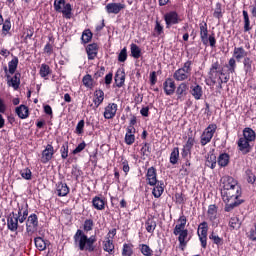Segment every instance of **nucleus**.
<instances>
[{
  "instance_id": "obj_18",
  "label": "nucleus",
  "mask_w": 256,
  "mask_h": 256,
  "mask_svg": "<svg viewBox=\"0 0 256 256\" xmlns=\"http://www.w3.org/2000/svg\"><path fill=\"white\" fill-rule=\"evenodd\" d=\"M115 115H117V104L116 103L108 104L104 111V117L106 119H113Z\"/></svg>"
},
{
  "instance_id": "obj_42",
  "label": "nucleus",
  "mask_w": 256,
  "mask_h": 256,
  "mask_svg": "<svg viewBox=\"0 0 256 256\" xmlns=\"http://www.w3.org/2000/svg\"><path fill=\"white\" fill-rule=\"evenodd\" d=\"M81 39L82 43H89V41L93 39V32H91L89 29L84 30Z\"/></svg>"
},
{
  "instance_id": "obj_34",
  "label": "nucleus",
  "mask_w": 256,
  "mask_h": 256,
  "mask_svg": "<svg viewBox=\"0 0 256 256\" xmlns=\"http://www.w3.org/2000/svg\"><path fill=\"white\" fill-rule=\"evenodd\" d=\"M229 159H230L229 154L227 153L220 154L217 160L218 165L220 167H227L229 165Z\"/></svg>"
},
{
  "instance_id": "obj_8",
  "label": "nucleus",
  "mask_w": 256,
  "mask_h": 256,
  "mask_svg": "<svg viewBox=\"0 0 256 256\" xmlns=\"http://www.w3.org/2000/svg\"><path fill=\"white\" fill-rule=\"evenodd\" d=\"M8 87H12L14 91H18L21 85V72H15L13 77L10 75L6 78Z\"/></svg>"
},
{
  "instance_id": "obj_30",
  "label": "nucleus",
  "mask_w": 256,
  "mask_h": 256,
  "mask_svg": "<svg viewBox=\"0 0 256 256\" xmlns=\"http://www.w3.org/2000/svg\"><path fill=\"white\" fill-rule=\"evenodd\" d=\"M243 19H244V33H249L253 27L251 26V20L249 19V13L247 10L242 11Z\"/></svg>"
},
{
  "instance_id": "obj_29",
  "label": "nucleus",
  "mask_w": 256,
  "mask_h": 256,
  "mask_svg": "<svg viewBox=\"0 0 256 256\" xmlns=\"http://www.w3.org/2000/svg\"><path fill=\"white\" fill-rule=\"evenodd\" d=\"M17 67H19V58L17 56H13L12 60L8 62V69L12 75L17 73Z\"/></svg>"
},
{
  "instance_id": "obj_28",
  "label": "nucleus",
  "mask_w": 256,
  "mask_h": 256,
  "mask_svg": "<svg viewBox=\"0 0 256 256\" xmlns=\"http://www.w3.org/2000/svg\"><path fill=\"white\" fill-rule=\"evenodd\" d=\"M92 205L94 209H97L98 211H103V209H105V200H103L99 196H95L92 200Z\"/></svg>"
},
{
  "instance_id": "obj_2",
  "label": "nucleus",
  "mask_w": 256,
  "mask_h": 256,
  "mask_svg": "<svg viewBox=\"0 0 256 256\" xmlns=\"http://www.w3.org/2000/svg\"><path fill=\"white\" fill-rule=\"evenodd\" d=\"M75 243H78V247L80 251H88L89 253H93L95 251V242L89 240V237L83 232V230L78 229L74 235Z\"/></svg>"
},
{
  "instance_id": "obj_20",
  "label": "nucleus",
  "mask_w": 256,
  "mask_h": 256,
  "mask_svg": "<svg viewBox=\"0 0 256 256\" xmlns=\"http://www.w3.org/2000/svg\"><path fill=\"white\" fill-rule=\"evenodd\" d=\"M56 191L58 197H67L69 195V186H67V183L59 182L56 185Z\"/></svg>"
},
{
  "instance_id": "obj_14",
  "label": "nucleus",
  "mask_w": 256,
  "mask_h": 256,
  "mask_svg": "<svg viewBox=\"0 0 256 256\" xmlns=\"http://www.w3.org/2000/svg\"><path fill=\"white\" fill-rule=\"evenodd\" d=\"M146 177L150 187H155V185H157V169H155V167L148 168Z\"/></svg>"
},
{
  "instance_id": "obj_59",
  "label": "nucleus",
  "mask_w": 256,
  "mask_h": 256,
  "mask_svg": "<svg viewBox=\"0 0 256 256\" xmlns=\"http://www.w3.org/2000/svg\"><path fill=\"white\" fill-rule=\"evenodd\" d=\"M191 65H193V62L191 60H188L184 63V66L180 68L184 73H187L188 75H191Z\"/></svg>"
},
{
  "instance_id": "obj_23",
  "label": "nucleus",
  "mask_w": 256,
  "mask_h": 256,
  "mask_svg": "<svg viewBox=\"0 0 256 256\" xmlns=\"http://www.w3.org/2000/svg\"><path fill=\"white\" fill-rule=\"evenodd\" d=\"M248 53L245 51V48L243 47H235L233 52V58L236 59V61H241V59H245L247 57Z\"/></svg>"
},
{
  "instance_id": "obj_54",
  "label": "nucleus",
  "mask_w": 256,
  "mask_h": 256,
  "mask_svg": "<svg viewBox=\"0 0 256 256\" xmlns=\"http://www.w3.org/2000/svg\"><path fill=\"white\" fill-rule=\"evenodd\" d=\"M118 61H119L120 63H125V62L127 61V48H126V47H124V48L120 51V53H119V55H118Z\"/></svg>"
},
{
  "instance_id": "obj_62",
  "label": "nucleus",
  "mask_w": 256,
  "mask_h": 256,
  "mask_svg": "<svg viewBox=\"0 0 256 256\" xmlns=\"http://www.w3.org/2000/svg\"><path fill=\"white\" fill-rule=\"evenodd\" d=\"M84 128H85V120H80L76 126V133L78 135H82Z\"/></svg>"
},
{
  "instance_id": "obj_39",
  "label": "nucleus",
  "mask_w": 256,
  "mask_h": 256,
  "mask_svg": "<svg viewBox=\"0 0 256 256\" xmlns=\"http://www.w3.org/2000/svg\"><path fill=\"white\" fill-rule=\"evenodd\" d=\"M178 161H179V148L175 147L170 154V163L172 165H177Z\"/></svg>"
},
{
  "instance_id": "obj_17",
  "label": "nucleus",
  "mask_w": 256,
  "mask_h": 256,
  "mask_svg": "<svg viewBox=\"0 0 256 256\" xmlns=\"http://www.w3.org/2000/svg\"><path fill=\"white\" fill-rule=\"evenodd\" d=\"M98 51H99V46L97 45V43L89 44L86 47V53L88 55V60L93 61V59H95V57H97Z\"/></svg>"
},
{
  "instance_id": "obj_44",
  "label": "nucleus",
  "mask_w": 256,
  "mask_h": 256,
  "mask_svg": "<svg viewBox=\"0 0 256 256\" xmlns=\"http://www.w3.org/2000/svg\"><path fill=\"white\" fill-rule=\"evenodd\" d=\"M94 225L95 222H93V219H86L83 224V230L85 233H89V231H93Z\"/></svg>"
},
{
  "instance_id": "obj_57",
  "label": "nucleus",
  "mask_w": 256,
  "mask_h": 256,
  "mask_svg": "<svg viewBox=\"0 0 256 256\" xmlns=\"http://www.w3.org/2000/svg\"><path fill=\"white\" fill-rule=\"evenodd\" d=\"M227 67H228L229 73H235V69L237 67V62L235 61V58H230Z\"/></svg>"
},
{
  "instance_id": "obj_24",
  "label": "nucleus",
  "mask_w": 256,
  "mask_h": 256,
  "mask_svg": "<svg viewBox=\"0 0 256 256\" xmlns=\"http://www.w3.org/2000/svg\"><path fill=\"white\" fill-rule=\"evenodd\" d=\"M16 114L20 119H27L29 117V108L22 104L16 107Z\"/></svg>"
},
{
  "instance_id": "obj_22",
  "label": "nucleus",
  "mask_w": 256,
  "mask_h": 256,
  "mask_svg": "<svg viewBox=\"0 0 256 256\" xmlns=\"http://www.w3.org/2000/svg\"><path fill=\"white\" fill-rule=\"evenodd\" d=\"M190 93L196 101H199L203 97V88L199 84H195L190 87Z\"/></svg>"
},
{
  "instance_id": "obj_36",
  "label": "nucleus",
  "mask_w": 256,
  "mask_h": 256,
  "mask_svg": "<svg viewBox=\"0 0 256 256\" xmlns=\"http://www.w3.org/2000/svg\"><path fill=\"white\" fill-rule=\"evenodd\" d=\"M34 243L38 251H45L47 249V243L41 237H36Z\"/></svg>"
},
{
  "instance_id": "obj_43",
  "label": "nucleus",
  "mask_w": 256,
  "mask_h": 256,
  "mask_svg": "<svg viewBox=\"0 0 256 256\" xmlns=\"http://www.w3.org/2000/svg\"><path fill=\"white\" fill-rule=\"evenodd\" d=\"M122 256H133V245L125 243L122 249Z\"/></svg>"
},
{
  "instance_id": "obj_56",
  "label": "nucleus",
  "mask_w": 256,
  "mask_h": 256,
  "mask_svg": "<svg viewBox=\"0 0 256 256\" xmlns=\"http://www.w3.org/2000/svg\"><path fill=\"white\" fill-rule=\"evenodd\" d=\"M193 145H195V138L188 137V140L184 144L183 149H187L188 151H191V149H193Z\"/></svg>"
},
{
  "instance_id": "obj_52",
  "label": "nucleus",
  "mask_w": 256,
  "mask_h": 256,
  "mask_svg": "<svg viewBox=\"0 0 256 256\" xmlns=\"http://www.w3.org/2000/svg\"><path fill=\"white\" fill-rule=\"evenodd\" d=\"M65 7V0H55L54 1V9L57 13H61L63 8Z\"/></svg>"
},
{
  "instance_id": "obj_61",
  "label": "nucleus",
  "mask_w": 256,
  "mask_h": 256,
  "mask_svg": "<svg viewBox=\"0 0 256 256\" xmlns=\"http://www.w3.org/2000/svg\"><path fill=\"white\" fill-rule=\"evenodd\" d=\"M125 143L126 145H133L135 143V134H126Z\"/></svg>"
},
{
  "instance_id": "obj_49",
  "label": "nucleus",
  "mask_w": 256,
  "mask_h": 256,
  "mask_svg": "<svg viewBox=\"0 0 256 256\" xmlns=\"http://www.w3.org/2000/svg\"><path fill=\"white\" fill-rule=\"evenodd\" d=\"M71 11H73V8H71V5L69 3L64 4L62 11L60 13H63L67 19H71Z\"/></svg>"
},
{
  "instance_id": "obj_53",
  "label": "nucleus",
  "mask_w": 256,
  "mask_h": 256,
  "mask_svg": "<svg viewBox=\"0 0 256 256\" xmlns=\"http://www.w3.org/2000/svg\"><path fill=\"white\" fill-rule=\"evenodd\" d=\"M142 155L149 157L151 155V144L145 142L143 147L141 148Z\"/></svg>"
},
{
  "instance_id": "obj_50",
  "label": "nucleus",
  "mask_w": 256,
  "mask_h": 256,
  "mask_svg": "<svg viewBox=\"0 0 256 256\" xmlns=\"http://www.w3.org/2000/svg\"><path fill=\"white\" fill-rule=\"evenodd\" d=\"M245 173H246V177H247V182L250 185H255L256 176H255V174H253V171L251 169H247Z\"/></svg>"
},
{
  "instance_id": "obj_26",
  "label": "nucleus",
  "mask_w": 256,
  "mask_h": 256,
  "mask_svg": "<svg viewBox=\"0 0 256 256\" xmlns=\"http://www.w3.org/2000/svg\"><path fill=\"white\" fill-rule=\"evenodd\" d=\"M163 181H158L156 183V186L152 190V194L156 199H159L161 195H163V192L165 191V188L163 187Z\"/></svg>"
},
{
  "instance_id": "obj_12",
  "label": "nucleus",
  "mask_w": 256,
  "mask_h": 256,
  "mask_svg": "<svg viewBox=\"0 0 256 256\" xmlns=\"http://www.w3.org/2000/svg\"><path fill=\"white\" fill-rule=\"evenodd\" d=\"M238 147H239V151H241L243 155H247V153H251V149H253V147L251 146V141L243 137H241L238 140Z\"/></svg>"
},
{
  "instance_id": "obj_45",
  "label": "nucleus",
  "mask_w": 256,
  "mask_h": 256,
  "mask_svg": "<svg viewBox=\"0 0 256 256\" xmlns=\"http://www.w3.org/2000/svg\"><path fill=\"white\" fill-rule=\"evenodd\" d=\"M199 229H201V231L199 233V230H198V232H197L198 237H207V231L209 229V226H208L207 222H202L199 225Z\"/></svg>"
},
{
  "instance_id": "obj_3",
  "label": "nucleus",
  "mask_w": 256,
  "mask_h": 256,
  "mask_svg": "<svg viewBox=\"0 0 256 256\" xmlns=\"http://www.w3.org/2000/svg\"><path fill=\"white\" fill-rule=\"evenodd\" d=\"M16 211V219L18 223H25L27 221V217H29V204L27 202H23L21 204H17V209H14Z\"/></svg>"
},
{
  "instance_id": "obj_55",
  "label": "nucleus",
  "mask_w": 256,
  "mask_h": 256,
  "mask_svg": "<svg viewBox=\"0 0 256 256\" xmlns=\"http://www.w3.org/2000/svg\"><path fill=\"white\" fill-rule=\"evenodd\" d=\"M209 239H211L215 245H223V239L218 235H215L214 232L210 234Z\"/></svg>"
},
{
  "instance_id": "obj_32",
  "label": "nucleus",
  "mask_w": 256,
  "mask_h": 256,
  "mask_svg": "<svg viewBox=\"0 0 256 256\" xmlns=\"http://www.w3.org/2000/svg\"><path fill=\"white\" fill-rule=\"evenodd\" d=\"M217 166V156L214 153H208L206 158V167H210V169H214Z\"/></svg>"
},
{
  "instance_id": "obj_46",
  "label": "nucleus",
  "mask_w": 256,
  "mask_h": 256,
  "mask_svg": "<svg viewBox=\"0 0 256 256\" xmlns=\"http://www.w3.org/2000/svg\"><path fill=\"white\" fill-rule=\"evenodd\" d=\"M140 251L144 256H152L153 250L147 244H140Z\"/></svg>"
},
{
  "instance_id": "obj_63",
  "label": "nucleus",
  "mask_w": 256,
  "mask_h": 256,
  "mask_svg": "<svg viewBox=\"0 0 256 256\" xmlns=\"http://www.w3.org/2000/svg\"><path fill=\"white\" fill-rule=\"evenodd\" d=\"M87 147V144L85 142L80 143L74 150L73 155H77V153H81Z\"/></svg>"
},
{
  "instance_id": "obj_4",
  "label": "nucleus",
  "mask_w": 256,
  "mask_h": 256,
  "mask_svg": "<svg viewBox=\"0 0 256 256\" xmlns=\"http://www.w3.org/2000/svg\"><path fill=\"white\" fill-rule=\"evenodd\" d=\"M215 131H217V124H210L202 133L200 143L202 147H205L207 143H211L213 139V135H215Z\"/></svg>"
},
{
  "instance_id": "obj_25",
  "label": "nucleus",
  "mask_w": 256,
  "mask_h": 256,
  "mask_svg": "<svg viewBox=\"0 0 256 256\" xmlns=\"http://www.w3.org/2000/svg\"><path fill=\"white\" fill-rule=\"evenodd\" d=\"M178 241L180 243V248L181 251H185V247H187V236L189 235V231L188 230H183L180 234H178Z\"/></svg>"
},
{
  "instance_id": "obj_38",
  "label": "nucleus",
  "mask_w": 256,
  "mask_h": 256,
  "mask_svg": "<svg viewBox=\"0 0 256 256\" xmlns=\"http://www.w3.org/2000/svg\"><path fill=\"white\" fill-rule=\"evenodd\" d=\"M130 50H131V56L134 59H139V57H141V48H139L137 44L132 43L130 45Z\"/></svg>"
},
{
  "instance_id": "obj_35",
  "label": "nucleus",
  "mask_w": 256,
  "mask_h": 256,
  "mask_svg": "<svg viewBox=\"0 0 256 256\" xmlns=\"http://www.w3.org/2000/svg\"><path fill=\"white\" fill-rule=\"evenodd\" d=\"M52 71H51V67H49V65L47 64H42L40 67V77H42L43 79H47L48 75H51Z\"/></svg>"
},
{
  "instance_id": "obj_37",
  "label": "nucleus",
  "mask_w": 256,
  "mask_h": 256,
  "mask_svg": "<svg viewBox=\"0 0 256 256\" xmlns=\"http://www.w3.org/2000/svg\"><path fill=\"white\" fill-rule=\"evenodd\" d=\"M103 249L106 251V253H109V255H113L115 253V245L113 244V241L108 238V240L104 243Z\"/></svg>"
},
{
  "instance_id": "obj_47",
  "label": "nucleus",
  "mask_w": 256,
  "mask_h": 256,
  "mask_svg": "<svg viewBox=\"0 0 256 256\" xmlns=\"http://www.w3.org/2000/svg\"><path fill=\"white\" fill-rule=\"evenodd\" d=\"M62 159L69 157V142H64L60 149Z\"/></svg>"
},
{
  "instance_id": "obj_1",
  "label": "nucleus",
  "mask_w": 256,
  "mask_h": 256,
  "mask_svg": "<svg viewBox=\"0 0 256 256\" xmlns=\"http://www.w3.org/2000/svg\"><path fill=\"white\" fill-rule=\"evenodd\" d=\"M221 182L223 183L221 195L223 202L225 203L224 211H226V213H231L233 209L239 207L242 203H245V200L239 199V197L243 195V190L237 180L231 176H224L221 179Z\"/></svg>"
},
{
  "instance_id": "obj_41",
  "label": "nucleus",
  "mask_w": 256,
  "mask_h": 256,
  "mask_svg": "<svg viewBox=\"0 0 256 256\" xmlns=\"http://www.w3.org/2000/svg\"><path fill=\"white\" fill-rule=\"evenodd\" d=\"M241 219H239V216H234L230 219L229 225L232 229H239L241 227Z\"/></svg>"
},
{
  "instance_id": "obj_6",
  "label": "nucleus",
  "mask_w": 256,
  "mask_h": 256,
  "mask_svg": "<svg viewBox=\"0 0 256 256\" xmlns=\"http://www.w3.org/2000/svg\"><path fill=\"white\" fill-rule=\"evenodd\" d=\"M164 21L166 23V29H169L172 25H177L181 21L179 14L175 11H170L164 15Z\"/></svg>"
},
{
  "instance_id": "obj_19",
  "label": "nucleus",
  "mask_w": 256,
  "mask_h": 256,
  "mask_svg": "<svg viewBox=\"0 0 256 256\" xmlns=\"http://www.w3.org/2000/svg\"><path fill=\"white\" fill-rule=\"evenodd\" d=\"M187 91H189V87L185 83H181L176 89L177 100L183 101V98L187 97Z\"/></svg>"
},
{
  "instance_id": "obj_11",
  "label": "nucleus",
  "mask_w": 256,
  "mask_h": 256,
  "mask_svg": "<svg viewBox=\"0 0 256 256\" xmlns=\"http://www.w3.org/2000/svg\"><path fill=\"white\" fill-rule=\"evenodd\" d=\"M105 9L109 15H111V14L118 15V13H121V11H123V9H125V4L108 3L106 5Z\"/></svg>"
},
{
  "instance_id": "obj_10",
  "label": "nucleus",
  "mask_w": 256,
  "mask_h": 256,
  "mask_svg": "<svg viewBox=\"0 0 256 256\" xmlns=\"http://www.w3.org/2000/svg\"><path fill=\"white\" fill-rule=\"evenodd\" d=\"M53 155H55V149L53 145L48 144L42 151L41 163H49L53 159Z\"/></svg>"
},
{
  "instance_id": "obj_9",
  "label": "nucleus",
  "mask_w": 256,
  "mask_h": 256,
  "mask_svg": "<svg viewBox=\"0 0 256 256\" xmlns=\"http://www.w3.org/2000/svg\"><path fill=\"white\" fill-rule=\"evenodd\" d=\"M219 69H221V64H219V61H216L212 63L208 72L209 79L213 83V85L217 83V77H219Z\"/></svg>"
},
{
  "instance_id": "obj_16",
  "label": "nucleus",
  "mask_w": 256,
  "mask_h": 256,
  "mask_svg": "<svg viewBox=\"0 0 256 256\" xmlns=\"http://www.w3.org/2000/svg\"><path fill=\"white\" fill-rule=\"evenodd\" d=\"M163 88L166 95H173V93H175V89H177L175 86V81H173L171 78H167L165 80L163 83Z\"/></svg>"
},
{
  "instance_id": "obj_64",
  "label": "nucleus",
  "mask_w": 256,
  "mask_h": 256,
  "mask_svg": "<svg viewBox=\"0 0 256 256\" xmlns=\"http://www.w3.org/2000/svg\"><path fill=\"white\" fill-rule=\"evenodd\" d=\"M154 31L157 33V35H162L163 33V26L161 25V23L156 20V25L154 27Z\"/></svg>"
},
{
  "instance_id": "obj_58",
  "label": "nucleus",
  "mask_w": 256,
  "mask_h": 256,
  "mask_svg": "<svg viewBox=\"0 0 256 256\" xmlns=\"http://www.w3.org/2000/svg\"><path fill=\"white\" fill-rule=\"evenodd\" d=\"M94 95H95L96 99L98 100V103H103V101L105 99V92H103V90H101V89L96 90L94 92Z\"/></svg>"
},
{
  "instance_id": "obj_15",
  "label": "nucleus",
  "mask_w": 256,
  "mask_h": 256,
  "mask_svg": "<svg viewBox=\"0 0 256 256\" xmlns=\"http://www.w3.org/2000/svg\"><path fill=\"white\" fill-rule=\"evenodd\" d=\"M200 39H201L203 45H208L209 30L207 29V22L200 23Z\"/></svg>"
},
{
  "instance_id": "obj_40",
  "label": "nucleus",
  "mask_w": 256,
  "mask_h": 256,
  "mask_svg": "<svg viewBox=\"0 0 256 256\" xmlns=\"http://www.w3.org/2000/svg\"><path fill=\"white\" fill-rule=\"evenodd\" d=\"M82 83L84 86L87 87V89H93V76H91L90 74H86L82 78Z\"/></svg>"
},
{
  "instance_id": "obj_7",
  "label": "nucleus",
  "mask_w": 256,
  "mask_h": 256,
  "mask_svg": "<svg viewBox=\"0 0 256 256\" xmlns=\"http://www.w3.org/2000/svg\"><path fill=\"white\" fill-rule=\"evenodd\" d=\"M7 228L12 233H17L19 229V222L17 220V213H15V211L11 212L7 216Z\"/></svg>"
},
{
  "instance_id": "obj_51",
  "label": "nucleus",
  "mask_w": 256,
  "mask_h": 256,
  "mask_svg": "<svg viewBox=\"0 0 256 256\" xmlns=\"http://www.w3.org/2000/svg\"><path fill=\"white\" fill-rule=\"evenodd\" d=\"M20 175L23 179H26V181H31V178L33 177V173L29 168L21 170Z\"/></svg>"
},
{
  "instance_id": "obj_21",
  "label": "nucleus",
  "mask_w": 256,
  "mask_h": 256,
  "mask_svg": "<svg viewBox=\"0 0 256 256\" xmlns=\"http://www.w3.org/2000/svg\"><path fill=\"white\" fill-rule=\"evenodd\" d=\"M114 81L116 83V87H123L125 85V70H117Z\"/></svg>"
},
{
  "instance_id": "obj_13",
  "label": "nucleus",
  "mask_w": 256,
  "mask_h": 256,
  "mask_svg": "<svg viewBox=\"0 0 256 256\" xmlns=\"http://www.w3.org/2000/svg\"><path fill=\"white\" fill-rule=\"evenodd\" d=\"M245 75L251 77L255 73V63L250 57H245L243 60Z\"/></svg>"
},
{
  "instance_id": "obj_33",
  "label": "nucleus",
  "mask_w": 256,
  "mask_h": 256,
  "mask_svg": "<svg viewBox=\"0 0 256 256\" xmlns=\"http://www.w3.org/2000/svg\"><path fill=\"white\" fill-rule=\"evenodd\" d=\"M145 227L148 233H154L157 228V222L153 218H148L145 222Z\"/></svg>"
},
{
  "instance_id": "obj_27",
  "label": "nucleus",
  "mask_w": 256,
  "mask_h": 256,
  "mask_svg": "<svg viewBox=\"0 0 256 256\" xmlns=\"http://www.w3.org/2000/svg\"><path fill=\"white\" fill-rule=\"evenodd\" d=\"M191 76V74H188L187 72H185V70H182L181 68L176 70L173 77L174 79H176V81H185L187 79H189V77Z\"/></svg>"
},
{
  "instance_id": "obj_60",
  "label": "nucleus",
  "mask_w": 256,
  "mask_h": 256,
  "mask_svg": "<svg viewBox=\"0 0 256 256\" xmlns=\"http://www.w3.org/2000/svg\"><path fill=\"white\" fill-rule=\"evenodd\" d=\"M3 33H9L11 31V19H6L2 26Z\"/></svg>"
},
{
  "instance_id": "obj_31",
  "label": "nucleus",
  "mask_w": 256,
  "mask_h": 256,
  "mask_svg": "<svg viewBox=\"0 0 256 256\" xmlns=\"http://www.w3.org/2000/svg\"><path fill=\"white\" fill-rule=\"evenodd\" d=\"M242 138L253 143V141H255V139H256V134L253 129L247 127V128H244V130H243Z\"/></svg>"
},
{
  "instance_id": "obj_5",
  "label": "nucleus",
  "mask_w": 256,
  "mask_h": 256,
  "mask_svg": "<svg viewBox=\"0 0 256 256\" xmlns=\"http://www.w3.org/2000/svg\"><path fill=\"white\" fill-rule=\"evenodd\" d=\"M39 227V218L37 214H31L26 220V231L27 233H35Z\"/></svg>"
},
{
  "instance_id": "obj_48",
  "label": "nucleus",
  "mask_w": 256,
  "mask_h": 256,
  "mask_svg": "<svg viewBox=\"0 0 256 256\" xmlns=\"http://www.w3.org/2000/svg\"><path fill=\"white\" fill-rule=\"evenodd\" d=\"M215 19H221L223 17V9L221 3H216L215 11L213 13Z\"/></svg>"
}]
</instances>
